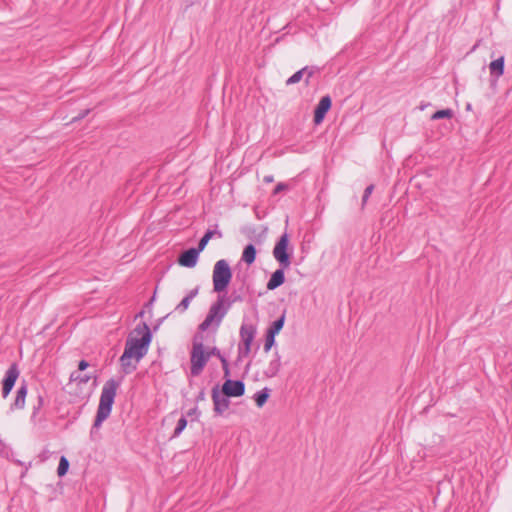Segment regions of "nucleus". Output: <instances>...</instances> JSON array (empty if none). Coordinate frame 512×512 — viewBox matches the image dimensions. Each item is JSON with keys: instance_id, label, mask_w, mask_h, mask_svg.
I'll use <instances>...</instances> for the list:
<instances>
[{"instance_id": "f257e3e1", "label": "nucleus", "mask_w": 512, "mask_h": 512, "mask_svg": "<svg viewBox=\"0 0 512 512\" xmlns=\"http://www.w3.org/2000/svg\"><path fill=\"white\" fill-rule=\"evenodd\" d=\"M151 340V331L146 323L138 324L134 328L126 340L124 352L120 357L124 373H131L137 368V364L147 354Z\"/></svg>"}, {"instance_id": "f03ea898", "label": "nucleus", "mask_w": 512, "mask_h": 512, "mask_svg": "<svg viewBox=\"0 0 512 512\" xmlns=\"http://www.w3.org/2000/svg\"><path fill=\"white\" fill-rule=\"evenodd\" d=\"M118 388V383L111 379L108 380L101 391L99 406L96 414V418L91 430V434L94 433L96 429H99L102 423L109 417L112 405L114 403V399L116 396V391Z\"/></svg>"}, {"instance_id": "7ed1b4c3", "label": "nucleus", "mask_w": 512, "mask_h": 512, "mask_svg": "<svg viewBox=\"0 0 512 512\" xmlns=\"http://www.w3.org/2000/svg\"><path fill=\"white\" fill-rule=\"evenodd\" d=\"M233 302L234 301L226 295H219L216 302L211 305L206 318L200 324V330L206 331L210 328L216 330L229 311Z\"/></svg>"}, {"instance_id": "20e7f679", "label": "nucleus", "mask_w": 512, "mask_h": 512, "mask_svg": "<svg viewBox=\"0 0 512 512\" xmlns=\"http://www.w3.org/2000/svg\"><path fill=\"white\" fill-rule=\"evenodd\" d=\"M232 278V271L228 262L224 259L218 260L213 268V289L220 293L229 285Z\"/></svg>"}, {"instance_id": "39448f33", "label": "nucleus", "mask_w": 512, "mask_h": 512, "mask_svg": "<svg viewBox=\"0 0 512 512\" xmlns=\"http://www.w3.org/2000/svg\"><path fill=\"white\" fill-rule=\"evenodd\" d=\"M272 254L282 268L290 267L292 248L290 247V239L286 232L276 242Z\"/></svg>"}, {"instance_id": "423d86ee", "label": "nucleus", "mask_w": 512, "mask_h": 512, "mask_svg": "<svg viewBox=\"0 0 512 512\" xmlns=\"http://www.w3.org/2000/svg\"><path fill=\"white\" fill-rule=\"evenodd\" d=\"M91 377L81 372H73L70 376V383L68 387L70 392L75 393L77 396H89L93 390L94 383H90Z\"/></svg>"}, {"instance_id": "0eeeda50", "label": "nucleus", "mask_w": 512, "mask_h": 512, "mask_svg": "<svg viewBox=\"0 0 512 512\" xmlns=\"http://www.w3.org/2000/svg\"><path fill=\"white\" fill-rule=\"evenodd\" d=\"M209 358L210 354L205 352L203 344L200 342H194L191 352V374L193 376H198L202 372Z\"/></svg>"}, {"instance_id": "6e6552de", "label": "nucleus", "mask_w": 512, "mask_h": 512, "mask_svg": "<svg viewBox=\"0 0 512 512\" xmlns=\"http://www.w3.org/2000/svg\"><path fill=\"white\" fill-rule=\"evenodd\" d=\"M256 334V327L250 323H243L240 328L241 344L239 351L241 355H248Z\"/></svg>"}, {"instance_id": "1a4fd4ad", "label": "nucleus", "mask_w": 512, "mask_h": 512, "mask_svg": "<svg viewBox=\"0 0 512 512\" xmlns=\"http://www.w3.org/2000/svg\"><path fill=\"white\" fill-rule=\"evenodd\" d=\"M19 369L16 364H12L5 373V377L2 382V396L6 398L11 390L13 389L18 377Z\"/></svg>"}, {"instance_id": "9d476101", "label": "nucleus", "mask_w": 512, "mask_h": 512, "mask_svg": "<svg viewBox=\"0 0 512 512\" xmlns=\"http://www.w3.org/2000/svg\"><path fill=\"white\" fill-rule=\"evenodd\" d=\"M245 386L242 381L226 380L222 386V392L227 397H239L244 394Z\"/></svg>"}, {"instance_id": "9b49d317", "label": "nucleus", "mask_w": 512, "mask_h": 512, "mask_svg": "<svg viewBox=\"0 0 512 512\" xmlns=\"http://www.w3.org/2000/svg\"><path fill=\"white\" fill-rule=\"evenodd\" d=\"M331 108V99L329 96H324L320 99L316 109H315V112H314V123L316 125H319L326 113L329 111V109Z\"/></svg>"}, {"instance_id": "f8f14e48", "label": "nucleus", "mask_w": 512, "mask_h": 512, "mask_svg": "<svg viewBox=\"0 0 512 512\" xmlns=\"http://www.w3.org/2000/svg\"><path fill=\"white\" fill-rule=\"evenodd\" d=\"M28 393V386L26 382H22L16 391L14 402L11 404V410H22L26 404V397Z\"/></svg>"}, {"instance_id": "ddd939ff", "label": "nucleus", "mask_w": 512, "mask_h": 512, "mask_svg": "<svg viewBox=\"0 0 512 512\" xmlns=\"http://www.w3.org/2000/svg\"><path fill=\"white\" fill-rule=\"evenodd\" d=\"M199 253L196 248H191L180 255L178 262L183 267L193 268L197 264Z\"/></svg>"}, {"instance_id": "4468645a", "label": "nucleus", "mask_w": 512, "mask_h": 512, "mask_svg": "<svg viewBox=\"0 0 512 512\" xmlns=\"http://www.w3.org/2000/svg\"><path fill=\"white\" fill-rule=\"evenodd\" d=\"M224 394L221 395L217 390H214L212 393V399L214 402V410L222 414L229 407V400L226 398Z\"/></svg>"}, {"instance_id": "2eb2a0df", "label": "nucleus", "mask_w": 512, "mask_h": 512, "mask_svg": "<svg viewBox=\"0 0 512 512\" xmlns=\"http://www.w3.org/2000/svg\"><path fill=\"white\" fill-rule=\"evenodd\" d=\"M284 269L285 268H279L276 271H274L267 283V289L268 290H275L279 286H281L285 281V275H284Z\"/></svg>"}, {"instance_id": "dca6fc26", "label": "nucleus", "mask_w": 512, "mask_h": 512, "mask_svg": "<svg viewBox=\"0 0 512 512\" xmlns=\"http://www.w3.org/2000/svg\"><path fill=\"white\" fill-rule=\"evenodd\" d=\"M304 74H307V80L312 76L313 70L309 69L308 67H305L296 73H294L291 77H289L286 81L287 85H292L295 83H298L304 76Z\"/></svg>"}, {"instance_id": "f3484780", "label": "nucleus", "mask_w": 512, "mask_h": 512, "mask_svg": "<svg viewBox=\"0 0 512 512\" xmlns=\"http://www.w3.org/2000/svg\"><path fill=\"white\" fill-rule=\"evenodd\" d=\"M255 258H256V249H255L254 245H252V244L247 245L243 250L242 260L246 264L251 265L255 261Z\"/></svg>"}, {"instance_id": "a211bd4d", "label": "nucleus", "mask_w": 512, "mask_h": 512, "mask_svg": "<svg viewBox=\"0 0 512 512\" xmlns=\"http://www.w3.org/2000/svg\"><path fill=\"white\" fill-rule=\"evenodd\" d=\"M489 68L492 75L497 77L501 76L504 72V58L500 57L492 61L489 65Z\"/></svg>"}, {"instance_id": "6ab92c4d", "label": "nucleus", "mask_w": 512, "mask_h": 512, "mask_svg": "<svg viewBox=\"0 0 512 512\" xmlns=\"http://www.w3.org/2000/svg\"><path fill=\"white\" fill-rule=\"evenodd\" d=\"M198 293V290L197 289H194L192 290L186 297L183 298V300L178 304V306L176 307V311H178L179 313H183L185 312L189 305H190V302L192 301V299L197 295Z\"/></svg>"}, {"instance_id": "aec40b11", "label": "nucleus", "mask_w": 512, "mask_h": 512, "mask_svg": "<svg viewBox=\"0 0 512 512\" xmlns=\"http://www.w3.org/2000/svg\"><path fill=\"white\" fill-rule=\"evenodd\" d=\"M280 367H281L280 357L278 354H276L275 359L271 360V362L269 363L265 374L268 377H274L279 372Z\"/></svg>"}, {"instance_id": "412c9836", "label": "nucleus", "mask_w": 512, "mask_h": 512, "mask_svg": "<svg viewBox=\"0 0 512 512\" xmlns=\"http://www.w3.org/2000/svg\"><path fill=\"white\" fill-rule=\"evenodd\" d=\"M285 323V315L283 314L279 319L274 321L268 328L267 333L276 336L282 330Z\"/></svg>"}, {"instance_id": "4be33fe9", "label": "nucleus", "mask_w": 512, "mask_h": 512, "mask_svg": "<svg viewBox=\"0 0 512 512\" xmlns=\"http://www.w3.org/2000/svg\"><path fill=\"white\" fill-rule=\"evenodd\" d=\"M214 235H217L218 237H221L222 234L218 231H207L204 236L200 239L199 241V244H198V248H196L197 250H199V252L203 251L207 245V243L209 242V240L214 236Z\"/></svg>"}, {"instance_id": "5701e85b", "label": "nucleus", "mask_w": 512, "mask_h": 512, "mask_svg": "<svg viewBox=\"0 0 512 512\" xmlns=\"http://www.w3.org/2000/svg\"><path fill=\"white\" fill-rule=\"evenodd\" d=\"M268 397L269 390L267 388H264L263 390L257 392L254 397L257 406L262 407L266 403Z\"/></svg>"}, {"instance_id": "b1692460", "label": "nucleus", "mask_w": 512, "mask_h": 512, "mask_svg": "<svg viewBox=\"0 0 512 512\" xmlns=\"http://www.w3.org/2000/svg\"><path fill=\"white\" fill-rule=\"evenodd\" d=\"M68 468H69V462L66 459V457L62 456L60 458L59 465L57 468L58 476H60V477L64 476L67 473Z\"/></svg>"}, {"instance_id": "393cba45", "label": "nucleus", "mask_w": 512, "mask_h": 512, "mask_svg": "<svg viewBox=\"0 0 512 512\" xmlns=\"http://www.w3.org/2000/svg\"><path fill=\"white\" fill-rule=\"evenodd\" d=\"M453 115V112L451 109H443V110H439V111H436L433 115H432V120H438V119H443V118H451Z\"/></svg>"}, {"instance_id": "a878e982", "label": "nucleus", "mask_w": 512, "mask_h": 512, "mask_svg": "<svg viewBox=\"0 0 512 512\" xmlns=\"http://www.w3.org/2000/svg\"><path fill=\"white\" fill-rule=\"evenodd\" d=\"M187 426V420L185 417H181L178 422H177V426L174 430V433H173V436L172 437H178L182 431L186 428Z\"/></svg>"}, {"instance_id": "bb28decb", "label": "nucleus", "mask_w": 512, "mask_h": 512, "mask_svg": "<svg viewBox=\"0 0 512 512\" xmlns=\"http://www.w3.org/2000/svg\"><path fill=\"white\" fill-rule=\"evenodd\" d=\"M44 405V398L42 395H38L37 397V402L36 404L33 405V411H32V417H35L37 416V414L39 413V411L41 410V408L43 407Z\"/></svg>"}, {"instance_id": "cd10ccee", "label": "nucleus", "mask_w": 512, "mask_h": 512, "mask_svg": "<svg viewBox=\"0 0 512 512\" xmlns=\"http://www.w3.org/2000/svg\"><path fill=\"white\" fill-rule=\"evenodd\" d=\"M275 337L272 334L266 333L265 343H264V350L268 352L273 345L275 344Z\"/></svg>"}, {"instance_id": "c85d7f7f", "label": "nucleus", "mask_w": 512, "mask_h": 512, "mask_svg": "<svg viewBox=\"0 0 512 512\" xmlns=\"http://www.w3.org/2000/svg\"><path fill=\"white\" fill-rule=\"evenodd\" d=\"M208 353L210 354V356L217 355L218 357H220V360L223 365V369H224L225 373L228 374V363H227L226 359L220 355L219 350L217 348H212Z\"/></svg>"}, {"instance_id": "c756f323", "label": "nucleus", "mask_w": 512, "mask_h": 512, "mask_svg": "<svg viewBox=\"0 0 512 512\" xmlns=\"http://www.w3.org/2000/svg\"><path fill=\"white\" fill-rule=\"evenodd\" d=\"M373 190H374L373 185H369L368 187H366V189L364 191L363 199H362L363 204H365L367 202V200L370 197V195L372 194Z\"/></svg>"}, {"instance_id": "7c9ffc66", "label": "nucleus", "mask_w": 512, "mask_h": 512, "mask_svg": "<svg viewBox=\"0 0 512 512\" xmlns=\"http://www.w3.org/2000/svg\"><path fill=\"white\" fill-rule=\"evenodd\" d=\"M286 189H287V185H286V184H284V183H278V184L276 185V187L274 188L273 194H275V195H276V194H278V193H280V192H282V191H284V190H286Z\"/></svg>"}, {"instance_id": "2f4dec72", "label": "nucleus", "mask_w": 512, "mask_h": 512, "mask_svg": "<svg viewBox=\"0 0 512 512\" xmlns=\"http://www.w3.org/2000/svg\"><path fill=\"white\" fill-rule=\"evenodd\" d=\"M88 366H89L88 362H86L84 360L80 361L79 365H78V368H79L78 372L84 371Z\"/></svg>"}, {"instance_id": "473e14b6", "label": "nucleus", "mask_w": 512, "mask_h": 512, "mask_svg": "<svg viewBox=\"0 0 512 512\" xmlns=\"http://www.w3.org/2000/svg\"><path fill=\"white\" fill-rule=\"evenodd\" d=\"M264 181L265 182H272L273 181V177L272 176H265L264 177Z\"/></svg>"}, {"instance_id": "72a5a7b5", "label": "nucleus", "mask_w": 512, "mask_h": 512, "mask_svg": "<svg viewBox=\"0 0 512 512\" xmlns=\"http://www.w3.org/2000/svg\"><path fill=\"white\" fill-rule=\"evenodd\" d=\"M4 449H5V444L0 439V453H2L4 451Z\"/></svg>"}, {"instance_id": "f704fd0d", "label": "nucleus", "mask_w": 512, "mask_h": 512, "mask_svg": "<svg viewBox=\"0 0 512 512\" xmlns=\"http://www.w3.org/2000/svg\"><path fill=\"white\" fill-rule=\"evenodd\" d=\"M466 109L471 110V104H467Z\"/></svg>"}, {"instance_id": "c9c22d12", "label": "nucleus", "mask_w": 512, "mask_h": 512, "mask_svg": "<svg viewBox=\"0 0 512 512\" xmlns=\"http://www.w3.org/2000/svg\"><path fill=\"white\" fill-rule=\"evenodd\" d=\"M194 412H196V409H193V411L188 412V415L194 414Z\"/></svg>"}, {"instance_id": "e433bc0d", "label": "nucleus", "mask_w": 512, "mask_h": 512, "mask_svg": "<svg viewBox=\"0 0 512 512\" xmlns=\"http://www.w3.org/2000/svg\"><path fill=\"white\" fill-rule=\"evenodd\" d=\"M194 412H196V409H193V411L188 412V415L194 414Z\"/></svg>"}, {"instance_id": "4c0bfd02", "label": "nucleus", "mask_w": 512, "mask_h": 512, "mask_svg": "<svg viewBox=\"0 0 512 512\" xmlns=\"http://www.w3.org/2000/svg\"><path fill=\"white\" fill-rule=\"evenodd\" d=\"M194 412H196V409H193V411L188 412V415L194 414Z\"/></svg>"}]
</instances>
